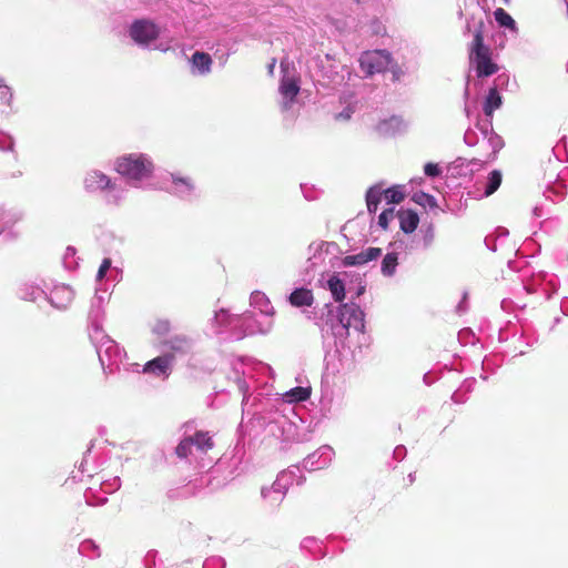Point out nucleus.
<instances>
[{
	"label": "nucleus",
	"mask_w": 568,
	"mask_h": 568,
	"mask_svg": "<svg viewBox=\"0 0 568 568\" xmlns=\"http://www.w3.org/2000/svg\"><path fill=\"white\" fill-rule=\"evenodd\" d=\"M103 297L97 296L91 305V310L89 313L90 318V339L94 344L99 361L105 371V368H110L112 371V366L121 359L122 351L119 345L111 339L108 335H105L100 325V317L102 315V306Z\"/></svg>",
	"instance_id": "obj_1"
},
{
	"label": "nucleus",
	"mask_w": 568,
	"mask_h": 568,
	"mask_svg": "<svg viewBox=\"0 0 568 568\" xmlns=\"http://www.w3.org/2000/svg\"><path fill=\"white\" fill-rule=\"evenodd\" d=\"M155 165L152 158L142 152L125 153L113 162V170L124 178L132 186H140L142 182L151 179Z\"/></svg>",
	"instance_id": "obj_2"
},
{
	"label": "nucleus",
	"mask_w": 568,
	"mask_h": 568,
	"mask_svg": "<svg viewBox=\"0 0 568 568\" xmlns=\"http://www.w3.org/2000/svg\"><path fill=\"white\" fill-rule=\"evenodd\" d=\"M83 187L89 193L102 195L105 204L120 206L126 196V189L104 172L92 169L83 178Z\"/></svg>",
	"instance_id": "obj_3"
},
{
	"label": "nucleus",
	"mask_w": 568,
	"mask_h": 568,
	"mask_svg": "<svg viewBox=\"0 0 568 568\" xmlns=\"http://www.w3.org/2000/svg\"><path fill=\"white\" fill-rule=\"evenodd\" d=\"M483 21H479L474 30V39L469 44V63L475 69L478 78H487L498 71V65L491 60V51L484 43Z\"/></svg>",
	"instance_id": "obj_4"
},
{
	"label": "nucleus",
	"mask_w": 568,
	"mask_h": 568,
	"mask_svg": "<svg viewBox=\"0 0 568 568\" xmlns=\"http://www.w3.org/2000/svg\"><path fill=\"white\" fill-rule=\"evenodd\" d=\"M364 327V312L356 303H345L339 305L336 321L335 323H332V331L336 338H346L349 335L351 329L362 333Z\"/></svg>",
	"instance_id": "obj_5"
},
{
	"label": "nucleus",
	"mask_w": 568,
	"mask_h": 568,
	"mask_svg": "<svg viewBox=\"0 0 568 568\" xmlns=\"http://www.w3.org/2000/svg\"><path fill=\"white\" fill-rule=\"evenodd\" d=\"M232 322H236V332L234 336L237 339H242L247 335L255 334H267L272 331L273 320L266 315L255 312H245L236 317L232 318Z\"/></svg>",
	"instance_id": "obj_6"
},
{
	"label": "nucleus",
	"mask_w": 568,
	"mask_h": 568,
	"mask_svg": "<svg viewBox=\"0 0 568 568\" xmlns=\"http://www.w3.org/2000/svg\"><path fill=\"white\" fill-rule=\"evenodd\" d=\"M295 475V470L290 469L287 471H282L277 475L275 481L271 485V487H262L261 496L265 503V505L275 510L283 503L287 489L292 484V477Z\"/></svg>",
	"instance_id": "obj_7"
},
{
	"label": "nucleus",
	"mask_w": 568,
	"mask_h": 568,
	"mask_svg": "<svg viewBox=\"0 0 568 568\" xmlns=\"http://www.w3.org/2000/svg\"><path fill=\"white\" fill-rule=\"evenodd\" d=\"M160 27L150 19L134 20L128 30L131 40L141 48H150L160 36Z\"/></svg>",
	"instance_id": "obj_8"
},
{
	"label": "nucleus",
	"mask_w": 568,
	"mask_h": 568,
	"mask_svg": "<svg viewBox=\"0 0 568 568\" xmlns=\"http://www.w3.org/2000/svg\"><path fill=\"white\" fill-rule=\"evenodd\" d=\"M361 71L366 75L382 73L392 63V55L386 50H373L363 52L358 59Z\"/></svg>",
	"instance_id": "obj_9"
},
{
	"label": "nucleus",
	"mask_w": 568,
	"mask_h": 568,
	"mask_svg": "<svg viewBox=\"0 0 568 568\" xmlns=\"http://www.w3.org/2000/svg\"><path fill=\"white\" fill-rule=\"evenodd\" d=\"M382 197L387 204H398L404 200V193L400 186H392L383 190L381 185H374L366 192V204L369 213H375Z\"/></svg>",
	"instance_id": "obj_10"
},
{
	"label": "nucleus",
	"mask_w": 568,
	"mask_h": 568,
	"mask_svg": "<svg viewBox=\"0 0 568 568\" xmlns=\"http://www.w3.org/2000/svg\"><path fill=\"white\" fill-rule=\"evenodd\" d=\"M281 69L283 72L280 83V93L282 95L281 106L283 111H287L291 109L292 103L300 92V84L296 78L287 72L284 61L281 62Z\"/></svg>",
	"instance_id": "obj_11"
},
{
	"label": "nucleus",
	"mask_w": 568,
	"mask_h": 568,
	"mask_svg": "<svg viewBox=\"0 0 568 568\" xmlns=\"http://www.w3.org/2000/svg\"><path fill=\"white\" fill-rule=\"evenodd\" d=\"M171 185L166 191L182 200L190 201L195 196L196 186L194 181L186 175L180 173H169Z\"/></svg>",
	"instance_id": "obj_12"
},
{
	"label": "nucleus",
	"mask_w": 568,
	"mask_h": 568,
	"mask_svg": "<svg viewBox=\"0 0 568 568\" xmlns=\"http://www.w3.org/2000/svg\"><path fill=\"white\" fill-rule=\"evenodd\" d=\"M334 456V450L328 445L321 446L317 450L310 454L303 462V466L308 471L326 468Z\"/></svg>",
	"instance_id": "obj_13"
},
{
	"label": "nucleus",
	"mask_w": 568,
	"mask_h": 568,
	"mask_svg": "<svg viewBox=\"0 0 568 568\" xmlns=\"http://www.w3.org/2000/svg\"><path fill=\"white\" fill-rule=\"evenodd\" d=\"M333 245V243L320 241V242H312L308 245V257H307V266H306V273L308 274L311 271H314V268L324 262L325 254L328 253L329 247Z\"/></svg>",
	"instance_id": "obj_14"
},
{
	"label": "nucleus",
	"mask_w": 568,
	"mask_h": 568,
	"mask_svg": "<svg viewBox=\"0 0 568 568\" xmlns=\"http://www.w3.org/2000/svg\"><path fill=\"white\" fill-rule=\"evenodd\" d=\"M173 362V356L170 354H165L162 356H158L148 363H145L143 367V372L146 374H152L154 376H165L168 377L171 372V365Z\"/></svg>",
	"instance_id": "obj_15"
},
{
	"label": "nucleus",
	"mask_w": 568,
	"mask_h": 568,
	"mask_svg": "<svg viewBox=\"0 0 568 568\" xmlns=\"http://www.w3.org/2000/svg\"><path fill=\"white\" fill-rule=\"evenodd\" d=\"M381 255L382 250L379 247H367L357 254L346 255L342 260V264L344 266L364 265L371 261L377 260Z\"/></svg>",
	"instance_id": "obj_16"
},
{
	"label": "nucleus",
	"mask_w": 568,
	"mask_h": 568,
	"mask_svg": "<svg viewBox=\"0 0 568 568\" xmlns=\"http://www.w3.org/2000/svg\"><path fill=\"white\" fill-rule=\"evenodd\" d=\"M73 291L65 285L55 286L50 294V303L58 310H65L73 301Z\"/></svg>",
	"instance_id": "obj_17"
},
{
	"label": "nucleus",
	"mask_w": 568,
	"mask_h": 568,
	"mask_svg": "<svg viewBox=\"0 0 568 568\" xmlns=\"http://www.w3.org/2000/svg\"><path fill=\"white\" fill-rule=\"evenodd\" d=\"M341 104L343 105V109L334 114V119L336 121L347 122L357 111V99L352 93L343 94L341 97Z\"/></svg>",
	"instance_id": "obj_18"
},
{
	"label": "nucleus",
	"mask_w": 568,
	"mask_h": 568,
	"mask_svg": "<svg viewBox=\"0 0 568 568\" xmlns=\"http://www.w3.org/2000/svg\"><path fill=\"white\" fill-rule=\"evenodd\" d=\"M212 59L209 53L196 51L191 59V69L193 74L205 75L210 73Z\"/></svg>",
	"instance_id": "obj_19"
},
{
	"label": "nucleus",
	"mask_w": 568,
	"mask_h": 568,
	"mask_svg": "<svg viewBox=\"0 0 568 568\" xmlns=\"http://www.w3.org/2000/svg\"><path fill=\"white\" fill-rule=\"evenodd\" d=\"M164 345L178 354H187L193 347V341L186 335L178 334L164 342Z\"/></svg>",
	"instance_id": "obj_20"
},
{
	"label": "nucleus",
	"mask_w": 568,
	"mask_h": 568,
	"mask_svg": "<svg viewBox=\"0 0 568 568\" xmlns=\"http://www.w3.org/2000/svg\"><path fill=\"white\" fill-rule=\"evenodd\" d=\"M250 303L251 306L258 310V314H261V316L266 315L272 318L274 308L264 293L258 291L253 292L250 297Z\"/></svg>",
	"instance_id": "obj_21"
},
{
	"label": "nucleus",
	"mask_w": 568,
	"mask_h": 568,
	"mask_svg": "<svg viewBox=\"0 0 568 568\" xmlns=\"http://www.w3.org/2000/svg\"><path fill=\"white\" fill-rule=\"evenodd\" d=\"M501 179H503L501 172L499 170H494L488 174V176L486 178L485 181L477 182V190H480L483 186V189H484L483 195L489 196L498 190V187L501 184Z\"/></svg>",
	"instance_id": "obj_22"
},
{
	"label": "nucleus",
	"mask_w": 568,
	"mask_h": 568,
	"mask_svg": "<svg viewBox=\"0 0 568 568\" xmlns=\"http://www.w3.org/2000/svg\"><path fill=\"white\" fill-rule=\"evenodd\" d=\"M233 376L231 377L237 386V389L243 394V404L246 402V393L248 392V385L245 379L247 375L244 363H237L233 367Z\"/></svg>",
	"instance_id": "obj_23"
},
{
	"label": "nucleus",
	"mask_w": 568,
	"mask_h": 568,
	"mask_svg": "<svg viewBox=\"0 0 568 568\" xmlns=\"http://www.w3.org/2000/svg\"><path fill=\"white\" fill-rule=\"evenodd\" d=\"M288 300L293 306L301 307V306H311L313 304L314 297H313V293L311 290L300 287V288H295L290 294Z\"/></svg>",
	"instance_id": "obj_24"
},
{
	"label": "nucleus",
	"mask_w": 568,
	"mask_h": 568,
	"mask_svg": "<svg viewBox=\"0 0 568 568\" xmlns=\"http://www.w3.org/2000/svg\"><path fill=\"white\" fill-rule=\"evenodd\" d=\"M398 266V254L396 252H388L384 255L381 263V273L385 277H393L396 274Z\"/></svg>",
	"instance_id": "obj_25"
},
{
	"label": "nucleus",
	"mask_w": 568,
	"mask_h": 568,
	"mask_svg": "<svg viewBox=\"0 0 568 568\" xmlns=\"http://www.w3.org/2000/svg\"><path fill=\"white\" fill-rule=\"evenodd\" d=\"M404 121L400 116L393 115L377 124V131L384 135H390L402 129Z\"/></svg>",
	"instance_id": "obj_26"
},
{
	"label": "nucleus",
	"mask_w": 568,
	"mask_h": 568,
	"mask_svg": "<svg viewBox=\"0 0 568 568\" xmlns=\"http://www.w3.org/2000/svg\"><path fill=\"white\" fill-rule=\"evenodd\" d=\"M501 105V97L496 88H491L484 103V113L487 118L491 119L495 110Z\"/></svg>",
	"instance_id": "obj_27"
},
{
	"label": "nucleus",
	"mask_w": 568,
	"mask_h": 568,
	"mask_svg": "<svg viewBox=\"0 0 568 568\" xmlns=\"http://www.w3.org/2000/svg\"><path fill=\"white\" fill-rule=\"evenodd\" d=\"M236 316L237 315L230 314L229 311L224 308L215 312L212 320V325L216 326L215 333H219L220 328L224 326H231L236 332V322H232V318Z\"/></svg>",
	"instance_id": "obj_28"
},
{
	"label": "nucleus",
	"mask_w": 568,
	"mask_h": 568,
	"mask_svg": "<svg viewBox=\"0 0 568 568\" xmlns=\"http://www.w3.org/2000/svg\"><path fill=\"white\" fill-rule=\"evenodd\" d=\"M189 437L192 440L194 448L202 454L207 453L213 447V440L206 432H196L194 436Z\"/></svg>",
	"instance_id": "obj_29"
},
{
	"label": "nucleus",
	"mask_w": 568,
	"mask_h": 568,
	"mask_svg": "<svg viewBox=\"0 0 568 568\" xmlns=\"http://www.w3.org/2000/svg\"><path fill=\"white\" fill-rule=\"evenodd\" d=\"M327 288L331 291L335 302H342L345 297V285L338 275L333 274L327 280Z\"/></svg>",
	"instance_id": "obj_30"
},
{
	"label": "nucleus",
	"mask_w": 568,
	"mask_h": 568,
	"mask_svg": "<svg viewBox=\"0 0 568 568\" xmlns=\"http://www.w3.org/2000/svg\"><path fill=\"white\" fill-rule=\"evenodd\" d=\"M311 396V388L297 386L286 392L283 397L286 403H301Z\"/></svg>",
	"instance_id": "obj_31"
},
{
	"label": "nucleus",
	"mask_w": 568,
	"mask_h": 568,
	"mask_svg": "<svg viewBox=\"0 0 568 568\" xmlns=\"http://www.w3.org/2000/svg\"><path fill=\"white\" fill-rule=\"evenodd\" d=\"M494 17H495L496 22L500 27L507 28L510 31L517 33L518 29H517L516 21L503 8L496 9L494 12Z\"/></svg>",
	"instance_id": "obj_32"
},
{
	"label": "nucleus",
	"mask_w": 568,
	"mask_h": 568,
	"mask_svg": "<svg viewBox=\"0 0 568 568\" xmlns=\"http://www.w3.org/2000/svg\"><path fill=\"white\" fill-rule=\"evenodd\" d=\"M78 551L80 555L89 558H99L101 556L100 547L92 539L83 540L80 544Z\"/></svg>",
	"instance_id": "obj_33"
},
{
	"label": "nucleus",
	"mask_w": 568,
	"mask_h": 568,
	"mask_svg": "<svg viewBox=\"0 0 568 568\" xmlns=\"http://www.w3.org/2000/svg\"><path fill=\"white\" fill-rule=\"evenodd\" d=\"M418 222V215L414 212H408L400 216V229L405 233H412L417 229Z\"/></svg>",
	"instance_id": "obj_34"
},
{
	"label": "nucleus",
	"mask_w": 568,
	"mask_h": 568,
	"mask_svg": "<svg viewBox=\"0 0 568 568\" xmlns=\"http://www.w3.org/2000/svg\"><path fill=\"white\" fill-rule=\"evenodd\" d=\"M172 326L171 322L166 318H158L152 324L151 331L159 337L165 336L170 333Z\"/></svg>",
	"instance_id": "obj_35"
},
{
	"label": "nucleus",
	"mask_w": 568,
	"mask_h": 568,
	"mask_svg": "<svg viewBox=\"0 0 568 568\" xmlns=\"http://www.w3.org/2000/svg\"><path fill=\"white\" fill-rule=\"evenodd\" d=\"M42 294L43 291L28 284H24L19 288V296L26 301H36Z\"/></svg>",
	"instance_id": "obj_36"
},
{
	"label": "nucleus",
	"mask_w": 568,
	"mask_h": 568,
	"mask_svg": "<svg viewBox=\"0 0 568 568\" xmlns=\"http://www.w3.org/2000/svg\"><path fill=\"white\" fill-rule=\"evenodd\" d=\"M194 446L190 437H185L180 442V444L175 448V453L180 458H186L192 454Z\"/></svg>",
	"instance_id": "obj_37"
},
{
	"label": "nucleus",
	"mask_w": 568,
	"mask_h": 568,
	"mask_svg": "<svg viewBox=\"0 0 568 568\" xmlns=\"http://www.w3.org/2000/svg\"><path fill=\"white\" fill-rule=\"evenodd\" d=\"M423 232V247L424 248H429L434 241H435V229L434 226L430 224L428 225L426 229L422 230Z\"/></svg>",
	"instance_id": "obj_38"
},
{
	"label": "nucleus",
	"mask_w": 568,
	"mask_h": 568,
	"mask_svg": "<svg viewBox=\"0 0 568 568\" xmlns=\"http://www.w3.org/2000/svg\"><path fill=\"white\" fill-rule=\"evenodd\" d=\"M394 207H389V209H386L384 210L379 216H378V225L382 227V229H387L388 226V223L390 220H393L394 217Z\"/></svg>",
	"instance_id": "obj_39"
},
{
	"label": "nucleus",
	"mask_w": 568,
	"mask_h": 568,
	"mask_svg": "<svg viewBox=\"0 0 568 568\" xmlns=\"http://www.w3.org/2000/svg\"><path fill=\"white\" fill-rule=\"evenodd\" d=\"M0 150L4 152L13 150V139L4 132H0Z\"/></svg>",
	"instance_id": "obj_40"
},
{
	"label": "nucleus",
	"mask_w": 568,
	"mask_h": 568,
	"mask_svg": "<svg viewBox=\"0 0 568 568\" xmlns=\"http://www.w3.org/2000/svg\"><path fill=\"white\" fill-rule=\"evenodd\" d=\"M111 267V260L110 258H104L98 270V273H97V280L98 281H101L104 278L106 272L110 270Z\"/></svg>",
	"instance_id": "obj_41"
},
{
	"label": "nucleus",
	"mask_w": 568,
	"mask_h": 568,
	"mask_svg": "<svg viewBox=\"0 0 568 568\" xmlns=\"http://www.w3.org/2000/svg\"><path fill=\"white\" fill-rule=\"evenodd\" d=\"M424 173L429 178H435L439 175L440 170L437 164L435 163H427L424 166Z\"/></svg>",
	"instance_id": "obj_42"
},
{
	"label": "nucleus",
	"mask_w": 568,
	"mask_h": 568,
	"mask_svg": "<svg viewBox=\"0 0 568 568\" xmlns=\"http://www.w3.org/2000/svg\"><path fill=\"white\" fill-rule=\"evenodd\" d=\"M12 98H13V94L9 87H6L0 90V99L4 104L10 105Z\"/></svg>",
	"instance_id": "obj_43"
},
{
	"label": "nucleus",
	"mask_w": 568,
	"mask_h": 568,
	"mask_svg": "<svg viewBox=\"0 0 568 568\" xmlns=\"http://www.w3.org/2000/svg\"><path fill=\"white\" fill-rule=\"evenodd\" d=\"M464 141L467 145L473 146L477 143V134L473 130H467L464 134Z\"/></svg>",
	"instance_id": "obj_44"
},
{
	"label": "nucleus",
	"mask_w": 568,
	"mask_h": 568,
	"mask_svg": "<svg viewBox=\"0 0 568 568\" xmlns=\"http://www.w3.org/2000/svg\"><path fill=\"white\" fill-rule=\"evenodd\" d=\"M466 162H467L468 166L481 165L479 160L473 159L470 161H467L466 159H463V158H458L456 161H454V165L456 168L457 166H463Z\"/></svg>",
	"instance_id": "obj_45"
},
{
	"label": "nucleus",
	"mask_w": 568,
	"mask_h": 568,
	"mask_svg": "<svg viewBox=\"0 0 568 568\" xmlns=\"http://www.w3.org/2000/svg\"><path fill=\"white\" fill-rule=\"evenodd\" d=\"M489 142L491 143L495 151L501 148L500 138L497 135H494L493 133H490Z\"/></svg>",
	"instance_id": "obj_46"
},
{
	"label": "nucleus",
	"mask_w": 568,
	"mask_h": 568,
	"mask_svg": "<svg viewBox=\"0 0 568 568\" xmlns=\"http://www.w3.org/2000/svg\"><path fill=\"white\" fill-rule=\"evenodd\" d=\"M405 454H406V448L404 446H397L394 449V457L395 458L402 459V458H404Z\"/></svg>",
	"instance_id": "obj_47"
},
{
	"label": "nucleus",
	"mask_w": 568,
	"mask_h": 568,
	"mask_svg": "<svg viewBox=\"0 0 568 568\" xmlns=\"http://www.w3.org/2000/svg\"><path fill=\"white\" fill-rule=\"evenodd\" d=\"M7 227V222L4 221V212L0 210V235Z\"/></svg>",
	"instance_id": "obj_48"
},
{
	"label": "nucleus",
	"mask_w": 568,
	"mask_h": 568,
	"mask_svg": "<svg viewBox=\"0 0 568 568\" xmlns=\"http://www.w3.org/2000/svg\"><path fill=\"white\" fill-rule=\"evenodd\" d=\"M478 128L480 129V131L487 135L489 130H490V121H488V123H486L485 125H479L478 124Z\"/></svg>",
	"instance_id": "obj_49"
},
{
	"label": "nucleus",
	"mask_w": 568,
	"mask_h": 568,
	"mask_svg": "<svg viewBox=\"0 0 568 568\" xmlns=\"http://www.w3.org/2000/svg\"><path fill=\"white\" fill-rule=\"evenodd\" d=\"M392 72H393L394 79L399 80V78L402 75L400 69L398 67L392 68Z\"/></svg>",
	"instance_id": "obj_50"
},
{
	"label": "nucleus",
	"mask_w": 568,
	"mask_h": 568,
	"mask_svg": "<svg viewBox=\"0 0 568 568\" xmlns=\"http://www.w3.org/2000/svg\"><path fill=\"white\" fill-rule=\"evenodd\" d=\"M466 300H467V293H464L463 301L459 303V305L457 307L459 312H464L466 310L464 306Z\"/></svg>",
	"instance_id": "obj_51"
},
{
	"label": "nucleus",
	"mask_w": 568,
	"mask_h": 568,
	"mask_svg": "<svg viewBox=\"0 0 568 568\" xmlns=\"http://www.w3.org/2000/svg\"><path fill=\"white\" fill-rule=\"evenodd\" d=\"M110 489L111 490H116L120 488V479L119 478H114L113 483L110 484Z\"/></svg>",
	"instance_id": "obj_52"
},
{
	"label": "nucleus",
	"mask_w": 568,
	"mask_h": 568,
	"mask_svg": "<svg viewBox=\"0 0 568 568\" xmlns=\"http://www.w3.org/2000/svg\"><path fill=\"white\" fill-rule=\"evenodd\" d=\"M419 196L425 197L429 204H432V205L435 204V199L433 196L427 195L425 193H422Z\"/></svg>",
	"instance_id": "obj_53"
},
{
	"label": "nucleus",
	"mask_w": 568,
	"mask_h": 568,
	"mask_svg": "<svg viewBox=\"0 0 568 568\" xmlns=\"http://www.w3.org/2000/svg\"><path fill=\"white\" fill-rule=\"evenodd\" d=\"M275 62H276V61H275V59H274V60L270 63V65H268V72H270L271 74H272V73H273V71H274Z\"/></svg>",
	"instance_id": "obj_54"
},
{
	"label": "nucleus",
	"mask_w": 568,
	"mask_h": 568,
	"mask_svg": "<svg viewBox=\"0 0 568 568\" xmlns=\"http://www.w3.org/2000/svg\"><path fill=\"white\" fill-rule=\"evenodd\" d=\"M214 561H221V559H213L211 561H205L204 565H203V568H209V566L211 565V562H214Z\"/></svg>",
	"instance_id": "obj_55"
},
{
	"label": "nucleus",
	"mask_w": 568,
	"mask_h": 568,
	"mask_svg": "<svg viewBox=\"0 0 568 568\" xmlns=\"http://www.w3.org/2000/svg\"><path fill=\"white\" fill-rule=\"evenodd\" d=\"M464 97H465V99H468V97H469L468 82L466 83V88H465Z\"/></svg>",
	"instance_id": "obj_56"
},
{
	"label": "nucleus",
	"mask_w": 568,
	"mask_h": 568,
	"mask_svg": "<svg viewBox=\"0 0 568 568\" xmlns=\"http://www.w3.org/2000/svg\"><path fill=\"white\" fill-rule=\"evenodd\" d=\"M470 31H471V26H470V22L467 21L465 33L470 32Z\"/></svg>",
	"instance_id": "obj_57"
},
{
	"label": "nucleus",
	"mask_w": 568,
	"mask_h": 568,
	"mask_svg": "<svg viewBox=\"0 0 568 568\" xmlns=\"http://www.w3.org/2000/svg\"><path fill=\"white\" fill-rule=\"evenodd\" d=\"M7 85L4 84V80L2 78H0V90L6 88Z\"/></svg>",
	"instance_id": "obj_58"
},
{
	"label": "nucleus",
	"mask_w": 568,
	"mask_h": 568,
	"mask_svg": "<svg viewBox=\"0 0 568 568\" xmlns=\"http://www.w3.org/2000/svg\"><path fill=\"white\" fill-rule=\"evenodd\" d=\"M156 49H159V50H161V51H166V50H168L166 48H164V47H162V45L156 47Z\"/></svg>",
	"instance_id": "obj_59"
},
{
	"label": "nucleus",
	"mask_w": 568,
	"mask_h": 568,
	"mask_svg": "<svg viewBox=\"0 0 568 568\" xmlns=\"http://www.w3.org/2000/svg\"><path fill=\"white\" fill-rule=\"evenodd\" d=\"M67 252H68L69 254H72V252H74V248H72V247H68V248H67Z\"/></svg>",
	"instance_id": "obj_60"
},
{
	"label": "nucleus",
	"mask_w": 568,
	"mask_h": 568,
	"mask_svg": "<svg viewBox=\"0 0 568 568\" xmlns=\"http://www.w3.org/2000/svg\"><path fill=\"white\" fill-rule=\"evenodd\" d=\"M67 252H68L69 254H72V252H74V248H72V247H68V248H67Z\"/></svg>",
	"instance_id": "obj_61"
},
{
	"label": "nucleus",
	"mask_w": 568,
	"mask_h": 568,
	"mask_svg": "<svg viewBox=\"0 0 568 568\" xmlns=\"http://www.w3.org/2000/svg\"><path fill=\"white\" fill-rule=\"evenodd\" d=\"M535 215L536 216H539V213H538V209L536 207L535 211H534Z\"/></svg>",
	"instance_id": "obj_62"
},
{
	"label": "nucleus",
	"mask_w": 568,
	"mask_h": 568,
	"mask_svg": "<svg viewBox=\"0 0 568 568\" xmlns=\"http://www.w3.org/2000/svg\"><path fill=\"white\" fill-rule=\"evenodd\" d=\"M408 477H409V480H410V483H412V481L414 480V476H413L412 474H409V476H408Z\"/></svg>",
	"instance_id": "obj_63"
},
{
	"label": "nucleus",
	"mask_w": 568,
	"mask_h": 568,
	"mask_svg": "<svg viewBox=\"0 0 568 568\" xmlns=\"http://www.w3.org/2000/svg\"><path fill=\"white\" fill-rule=\"evenodd\" d=\"M505 4H508L510 0H501Z\"/></svg>",
	"instance_id": "obj_64"
}]
</instances>
